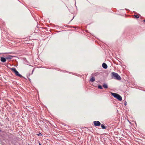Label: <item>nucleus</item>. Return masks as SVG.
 Wrapping results in <instances>:
<instances>
[{"label":"nucleus","instance_id":"nucleus-1","mask_svg":"<svg viewBox=\"0 0 145 145\" xmlns=\"http://www.w3.org/2000/svg\"><path fill=\"white\" fill-rule=\"evenodd\" d=\"M111 75L112 77H114V78L116 79L119 80L121 79L120 76L116 73L113 72L111 73Z\"/></svg>","mask_w":145,"mask_h":145},{"label":"nucleus","instance_id":"nucleus-2","mask_svg":"<svg viewBox=\"0 0 145 145\" xmlns=\"http://www.w3.org/2000/svg\"><path fill=\"white\" fill-rule=\"evenodd\" d=\"M111 94L114 96L115 98H116L119 100L121 101L122 100V98L119 95L115 93L111 92Z\"/></svg>","mask_w":145,"mask_h":145},{"label":"nucleus","instance_id":"nucleus-3","mask_svg":"<svg viewBox=\"0 0 145 145\" xmlns=\"http://www.w3.org/2000/svg\"><path fill=\"white\" fill-rule=\"evenodd\" d=\"M14 73L16 76H18L20 77H22V76L21 74H19L18 72L16 70V69L14 67L10 69Z\"/></svg>","mask_w":145,"mask_h":145},{"label":"nucleus","instance_id":"nucleus-4","mask_svg":"<svg viewBox=\"0 0 145 145\" xmlns=\"http://www.w3.org/2000/svg\"><path fill=\"white\" fill-rule=\"evenodd\" d=\"M93 123L95 126H99L101 124L100 122L99 121H93Z\"/></svg>","mask_w":145,"mask_h":145},{"label":"nucleus","instance_id":"nucleus-5","mask_svg":"<svg viewBox=\"0 0 145 145\" xmlns=\"http://www.w3.org/2000/svg\"><path fill=\"white\" fill-rule=\"evenodd\" d=\"M102 66L105 69H106L107 68V65L105 63H103L102 64Z\"/></svg>","mask_w":145,"mask_h":145},{"label":"nucleus","instance_id":"nucleus-6","mask_svg":"<svg viewBox=\"0 0 145 145\" xmlns=\"http://www.w3.org/2000/svg\"><path fill=\"white\" fill-rule=\"evenodd\" d=\"M1 61L2 62H5L6 61V58L3 57H1Z\"/></svg>","mask_w":145,"mask_h":145},{"label":"nucleus","instance_id":"nucleus-7","mask_svg":"<svg viewBox=\"0 0 145 145\" xmlns=\"http://www.w3.org/2000/svg\"><path fill=\"white\" fill-rule=\"evenodd\" d=\"M95 81V79L94 77H92L90 79V81L91 82H93Z\"/></svg>","mask_w":145,"mask_h":145},{"label":"nucleus","instance_id":"nucleus-8","mask_svg":"<svg viewBox=\"0 0 145 145\" xmlns=\"http://www.w3.org/2000/svg\"><path fill=\"white\" fill-rule=\"evenodd\" d=\"M101 125V127L103 129H106V127H105V126H104L103 124H102Z\"/></svg>","mask_w":145,"mask_h":145},{"label":"nucleus","instance_id":"nucleus-9","mask_svg":"<svg viewBox=\"0 0 145 145\" xmlns=\"http://www.w3.org/2000/svg\"><path fill=\"white\" fill-rule=\"evenodd\" d=\"M6 58L7 59H10L12 58V57L11 56H8L6 57Z\"/></svg>","mask_w":145,"mask_h":145},{"label":"nucleus","instance_id":"nucleus-10","mask_svg":"<svg viewBox=\"0 0 145 145\" xmlns=\"http://www.w3.org/2000/svg\"><path fill=\"white\" fill-rule=\"evenodd\" d=\"M103 86L105 88H108L107 85L106 84H104Z\"/></svg>","mask_w":145,"mask_h":145},{"label":"nucleus","instance_id":"nucleus-11","mask_svg":"<svg viewBox=\"0 0 145 145\" xmlns=\"http://www.w3.org/2000/svg\"><path fill=\"white\" fill-rule=\"evenodd\" d=\"M134 16H135V18H138L139 17V16L138 15H134Z\"/></svg>","mask_w":145,"mask_h":145},{"label":"nucleus","instance_id":"nucleus-12","mask_svg":"<svg viewBox=\"0 0 145 145\" xmlns=\"http://www.w3.org/2000/svg\"><path fill=\"white\" fill-rule=\"evenodd\" d=\"M98 87L99 89H103L101 85H99L98 86Z\"/></svg>","mask_w":145,"mask_h":145},{"label":"nucleus","instance_id":"nucleus-13","mask_svg":"<svg viewBox=\"0 0 145 145\" xmlns=\"http://www.w3.org/2000/svg\"><path fill=\"white\" fill-rule=\"evenodd\" d=\"M37 135H38V136H39L42 135V134L41 133H40L39 134H37Z\"/></svg>","mask_w":145,"mask_h":145},{"label":"nucleus","instance_id":"nucleus-14","mask_svg":"<svg viewBox=\"0 0 145 145\" xmlns=\"http://www.w3.org/2000/svg\"><path fill=\"white\" fill-rule=\"evenodd\" d=\"M39 145H42L41 144H39Z\"/></svg>","mask_w":145,"mask_h":145},{"label":"nucleus","instance_id":"nucleus-15","mask_svg":"<svg viewBox=\"0 0 145 145\" xmlns=\"http://www.w3.org/2000/svg\"><path fill=\"white\" fill-rule=\"evenodd\" d=\"M144 21L145 22V20H144Z\"/></svg>","mask_w":145,"mask_h":145}]
</instances>
